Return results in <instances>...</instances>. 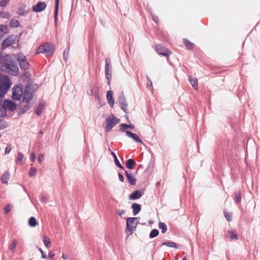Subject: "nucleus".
<instances>
[{"label": "nucleus", "mask_w": 260, "mask_h": 260, "mask_svg": "<svg viewBox=\"0 0 260 260\" xmlns=\"http://www.w3.org/2000/svg\"><path fill=\"white\" fill-rule=\"evenodd\" d=\"M0 70L12 75L16 76L19 74L17 63L8 54H0Z\"/></svg>", "instance_id": "1"}, {"label": "nucleus", "mask_w": 260, "mask_h": 260, "mask_svg": "<svg viewBox=\"0 0 260 260\" xmlns=\"http://www.w3.org/2000/svg\"><path fill=\"white\" fill-rule=\"evenodd\" d=\"M138 217H128L126 219V226L125 232L127 235H131L136 229L138 225Z\"/></svg>", "instance_id": "2"}, {"label": "nucleus", "mask_w": 260, "mask_h": 260, "mask_svg": "<svg viewBox=\"0 0 260 260\" xmlns=\"http://www.w3.org/2000/svg\"><path fill=\"white\" fill-rule=\"evenodd\" d=\"M120 121V119L115 117L113 115L109 117L106 120V126H105V132L107 133L110 132L114 126L119 123Z\"/></svg>", "instance_id": "3"}, {"label": "nucleus", "mask_w": 260, "mask_h": 260, "mask_svg": "<svg viewBox=\"0 0 260 260\" xmlns=\"http://www.w3.org/2000/svg\"><path fill=\"white\" fill-rule=\"evenodd\" d=\"M12 90L13 99L16 101L20 100L23 93V86L22 84L15 86L13 87Z\"/></svg>", "instance_id": "4"}, {"label": "nucleus", "mask_w": 260, "mask_h": 260, "mask_svg": "<svg viewBox=\"0 0 260 260\" xmlns=\"http://www.w3.org/2000/svg\"><path fill=\"white\" fill-rule=\"evenodd\" d=\"M19 41V38L17 36L10 35L2 43V47L6 49L8 47L17 43Z\"/></svg>", "instance_id": "5"}, {"label": "nucleus", "mask_w": 260, "mask_h": 260, "mask_svg": "<svg viewBox=\"0 0 260 260\" xmlns=\"http://www.w3.org/2000/svg\"><path fill=\"white\" fill-rule=\"evenodd\" d=\"M155 51L160 55L169 57L172 52L161 45H158L155 47Z\"/></svg>", "instance_id": "6"}, {"label": "nucleus", "mask_w": 260, "mask_h": 260, "mask_svg": "<svg viewBox=\"0 0 260 260\" xmlns=\"http://www.w3.org/2000/svg\"><path fill=\"white\" fill-rule=\"evenodd\" d=\"M119 102L120 108L122 110H123L125 113H128V109H127V103L126 101V98L123 92L121 93L119 98Z\"/></svg>", "instance_id": "7"}, {"label": "nucleus", "mask_w": 260, "mask_h": 260, "mask_svg": "<svg viewBox=\"0 0 260 260\" xmlns=\"http://www.w3.org/2000/svg\"><path fill=\"white\" fill-rule=\"evenodd\" d=\"M2 107L5 110L14 111L16 109V104L10 100H5L2 104Z\"/></svg>", "instance_id": "8"}, {"label": "nucleus", "mask_w": 260, "mask_h": 260, "mask_svg": "<svg viewBox=\"0 0 260 260\" xmlns=\"http://www.w3.org/2000/svg\"><path fill=\"white\" fill-rule=\"evenodd\" d=\"M29 87L27 85L25 86L24 91L23 92V99L22 101H23V103H28L30 102L32 100V94L31 92L29 91Z\"/></svg>", "instance_id": "9"}, {"label": "nucleus", "mask_w": 260, "mask_h": 260, "mask_svg": "<svg viewBox=\"0 0 260 260\" xmlns=\"http://www.w3.org/2000/svg\"><path fill=\"white\" fill-rule=\"evenodd\" d=\"M105 74L106 79H109L112 76V67L111 66V60L107 58L105 60Z\"/></svg>", "instance_id": "10"}, {"label": "nucleus", "mask_w": 260, "mask_h": 260, "mask_svg": "<svg viewBox=\"0 0 260 260\" xmlns=\"http://www.w3.org/2000/svg\"><path fill=\"white\" fill-rule=\"evenodd\" d=\"M31 107L32 104L30 102L23 103V101H22L19 108L18 113L22 114L28 111Z\"/></svg>", "instance_id": "11"}, {"label": "nucleus", "mask_w": 260, "mask_h": 260, "mask_svg": "<svg viewBox=\"0 0 260 260\" xmlns=\"http://www.w3.org/2000/svg\"><path fill=\"white\" fill-rule=\"evenodd\" d=\"M47 7L45 2H39L36 5L33 6L32 11L36 12H41L44 10Z\"/></svg>", "instance_id": "12"}, {"label": "nucleus", "mask_w": 260, "mask_h": 260, "mask_svg": "<svg viewBox=\"0 0 260 260\" xmlns=\"http://www.w3.org/2000/svg\"><path fill=\"white\" fill-rule=\"evenodd\" d=\"M125 134L127 137L129 138L133 139L136 142L142 144L143 142L140 139L139 136L136 135V134H134L130 131H126Z\"/></svg>", "instance_id": "13"}, {"label": "nucleus", "mask_w": 260, "mask_h": 260, "mask_svg": "<svg viewBox=\"0 0 260 260\" xmlns=\"http://www.w3.org/2000/svg\"><path fill=\"white\" fill-rule=\"evenodd\" d=\"M45 53L47 56H51L54 52V47L52 44L46 43L45 44Z\"/></svg>", "instance_id": "14"}, {"label": "nucleus", "mask_w": 260, "mask_h": 260, "mask_svg": "<svg viewBox=\"0 0 260 260\" xmlns=\"http://www.w3.org/2000/svg\"><path fill=\"white\" fill-rule=\"evenodd\" d=\"M125 175L127 179L128 182L132 185H135L136 184L137 179L133 177L132 174L129 173L128 171H125Z\"/></svg>", "instance_id": "15"}, {"label": "nucleus", "mask_w": 260, "mask_h": 260, "mask_svg": "<svg viewBox=\"0 0 260 260\" xmlns=\"http://www.w3.org/2000/svg\"><path fill=\"white\" fill-rule=\"evenodd\" d=\"M143 196V193L139 190L134 191L129 196V200H135L140 199Z\"/></svg>", "instance_id": "16"}, {"label": "nucleus", "mask_w": 260, "mask_h": 260, "mask_svg": "<svg viewBox=\"0 0 260 260\" xmlns=\"http://www.w3.org/2000/svg\"><path fill=\"white\" fill-rule=\"evenodd\" d=\"M106 96L109 104L111 107H113L114 104V100L113 98V91L112 90H108L107 92Z\"/></svg>", "instance_id": "17"}, {"label": "nucleus", "mask_w": 260, "mask_h": 260, "mask_svg": "<svg viewBox=\"0 0 260 260\" xmlns=\"http://www.w3.org/2000/svg\"><path fill=\"white\" fill-rule=\"evenodd\" d=\"M133 213L134 216L137 215L141 209V206L137 203H133L132 205Z\"/></svg>", "instance_id": "18"}, {"label": "nucleus", "mask_w": 260, "mask_h": 260, "mask_svg": "<svg viewBox=\"0 0 260 260\" xmlns=\"http://www.w3.org/2000/svg\"><path fill=\"white\" fill-rule=\"evenodd\" d=\"M136 165V162L132 158H129L125 162V166L126 168L129 170L133 169Z\"/></svg>", "instance_id": "19"}, {"label": "nucleus", "mask_w": 260, "mask_h": 260, "mask_svg": "<svg viewBox=\"0 0 260 260\" xmlns=\"http://www.w3.org/2000/svg\"><path fill=\"white\" fill-rule=\"evenodd\" d=\"M10 174L8 171L5 172L1 177V180L4 184H7L10 178Z\"/></svg>", "instance_id": "20"}, {"label": "nucleus", "mask_w": 260, "mask_h": 260, "mask_svg": "<svg viewBox=\"0 0 260 260\" xmlns=\"http://www.w3.org/2000/svg\"><path fill=\"white\" fill-rule=\"evenodd\" d=\"M121 127L120 131L122 132H125V129L129 128L131 129H133L135 128V126L133 124H127L126 123H121L119 125Z\"/></svg>", "instance_id": "21"}, {"label": "nucleus", "mask_w": 260, "mask_h": 260, "mask_svg": "<svg viewBox=\"0 0 260 260\" xmlns=\"http://www.w3.org/2000/svg\"><path fill=\"white\" fill-rule=\"evenodd\" d=\"M111 155H112V156L114 158V162L115 163V165L118 168H120L121 169L124 170V167L120 163L119 161L118 160V159L117 158V157L116 154L114 152H113V151H111Z\"/></svg>", "instance_id": "22"}, {"label": "nucleus", "mask_w": 260, "mask_h": 260, "mask_svg": "<svg viewBox=\"0 0 260 260\" xmlns=\"http://www.w3.org/2000/svg\"><path fill=\"white\" fill-rule=\"evenodd\" d=\"M19 67L21 69L26 70L28 69L29 67V63L27 61V59L24 60L19 62Z\"/></svg>", "instance_id": "23"}, {"label": "nucleus", "mask_w": 260, "mask_h": 260, "mask_svg": "<svg viewBox=\"0 0 260 260\" xmlns=\"http://www.w3.org/2000/svg\"><path fill=\"white\" fill-rule=\"evenodd\" d=\"M59 0H55V10H54V21H57L58 12L59 10Z\"/></svg>", "instance_id": "24"}, {"label": "nucleus", "mask_w": 260, "mask_h": 260, "mask_svg": "<svg viewBox=\"0 0 260 260\" xmlns=\"http://www.w3.org/2000/svg\"><path fill=\"white\" fill-rule=\"evenodd\" d=\"M228 233L230 235L231 240H238V237L236 230L228 231Z\"/></svg>", "instance_id": "25"}, {"label": "nucleus", "mask_w": 260, "mask_h": 260, "mask_svg": "<svg viewBox=\"0 0 260 260\" xmlns=\"http://www.w3.org/2000/svg\"><path fill=\"white\" fill-rule=\"evenodd\" d=\"M183 43L185 47L189 50L192 49L194 46V44L187 39H184Z\"/></svg>", "instance_id": "26"}, {"label": "nucleus", "mask_w": 260, "mask_h": 260, "mask_svg": "<svg viewBox=\"0 0 260 260\" xmlns=\"http://www.w3.org/2000/svg\"><path fill=\"white\" fill-rule=\"evenodd\" d=\"M189 81L190 83L191 84L192 87L194 88L195 90H197L198 86V80L197 78H189Z\"/></svg>", "instance_id": "27"}, {"label": "nucleus", "mask_w": 260, "mask_h": 260, "mask_svg": "<svg viewBox=\"0 0 260 260\" xmlns=\"http://www.w3.org/2000/svg\"><path fill=\"white\" fill-rule=\"evenodd\" d=\"M37 224L36 219L34 217H31L28 220V225L31 227H35Z\"/></svg>", "instance_id": "28"}, {"label": "nucleus", "mask_w": 260, "mask_h": 260, "mask_svg": "<svg viewBox=\"0 0 260 260\" xmlns=\"http://www.w3.org/2000/svg\"><path fill=\"white\" fill-rule=\"evenodd\" d=\"M44 106V104L40 103L37 107V108L35 111V113L38 115L40 116L42 113V110Z\"/></svg>", "instance_id": "29"}, {"label": "nucleus", "mask_w": 260, "mask_h": 260, "mask_svg": "<svg viewBox=\"0 0 260 260\" xmlns=\"http://www.w3.org/2000/svg\"><path fill=\"white\" fill-rule=\"evenodd\" d=\"M235 202L237 203H240L241 201V195L240 191L235 192Z\"/></svg>", "instance_id": "30"}, {"label": "nucleus", "mask_w": 260, "mask_h": 260, "mask_svg": "<svg viewBox=\"0 0 260 260\" xmlns=\"http://www.w3.org/2000/svg\"><path fill=\"white\" fill-rule=\"evenodd\" d=\"M162 245H166V246H167L170 247H173V248H177V244L175 243L170 241H168L163 242Z\"/></svg>", "instance_id": "31"}, {"label": "nucleus", "mask_w": 260, "mask_h": 260, "mask_svg": "<svg viewBox=\"0 0 260 260\" xmlns=\"http://www.w3.org/2000/svg\"><path fill=\"white\" fill-rule=\"evenodd\" d=\"M158 227L161 230L162 233H165L166 232V231L167 230V225L165 223L159 222V223L158 224Z\"/></svg>", "instance_id": "32"}, {"label": "nucleus", "mask_w": 260, "mask_h": 260, "mask_svg": "<svg viewBox=\"0 0 260 260\" xmlns=\"http://www.w3.org/2000/svg\"><path fill=\"white\" fill-rule=\"evenodd\" d=\"M158 234H159V231L158 230H157L156 229H153L150 232V233L149 234V237L150 238H155L158 236Z\"/></svg>", "instance_id": "33"}, {"label": "nucleus", "mask_w": 260, "mask_h": 260, "mask_svg": "<svg viewBox=\"0 0 260 260\" xmlns=\"http://www.w3.org/2000/svg\"><path fill=\"white\" fill-rule=\"evenodd\" d=\"M45 44L40 46L36 50V54L45 53Z\"/></svg>", "instance_id": "34"}, {"label": "nucleus", "mask_w": 260, "mask_h": 260, "mask_svg": "<svg viewBox=\"0 0 260 260\" xmlns=\"http://www.w3.org/2000/svg\"><path fill=\"white\" fill-rule=\"evenodd\" d=\"M26 59L25 56H24L22 53H19L17 55V60L18 63L21 61L25 60Z\"/></svg>", "instance_id": "35"}, {"label": "nucleus", "mask_w": 260, "mask_h": 260, "mask_svg": "<svg viewBox=\"0 0 260 260\" xmlns=\"http://www.w3.org/2000/svg\"><path fill=\"white\" fill-rule=\"evenodd\" d=\"M20 25L19 22L16 20H12L10 23V27H17Z\"/></svg>", "instance_id": "36"}, {"label": "nucleus", "mask_w": 260, "mask_h": 260, "mask_svg": "<svg viewBox=\"0 0 260 260\" xmlns=\"http://www.w3.org/2000/svg\"><path fill=\"white\" fill-rule=\"evenodd\" d=\"M43 242L47 247H49L51 246L50 239L48 237H44Z\"/></svg>", "instance_id": "37"}, {"label": "nucleus", "mask_w": 260, "mask_h": 260, "mask_svg": "<svg viewBox=\"0 0 260 260\" xmlns=\"http://www.w3.org/2000/svg\"><path fill=\"white\" fill-rule=\"evenodd\" d=\"M37 169L32 167H31L29 172V176L30 177H33L36 175L37 173Z\"/></svg>", "instance_id": "38"}, {"label": "nucleus", "mask_w": 260, "mask_h": 260, "mask_svg": "<svg viewBox=\"0 0 260 260\" xmlns=\"http://www.w3.org/2000/svg\"><path fill=\"white\" fill-rule=\"evenodd\" d=\"M17 244V240L13 239V242H12V244L9 246V249L11 251L14 250L16 248Z\"/></svg>", "instance_id": "39"}, {"label": "nucleus", "mask_w": 260, "mask_h": 260, "mask_svg": "<svg viewBox=\"0 0 260 260\" xmlns=\"http://www.w3.org/2000/svg\"><path fill=\"white\" fill-rule=\"evenodd\" d=\"M224 215L227 221H231L232 218V214L231 213H229L227 212H224Z\"/></svg>", "instance_id": "40"}, {"label": "nucleus", "mask_w": 260, "mask_h": 260, "mask_svg": "<svg viewBox=\"0 0 260 260\" xmlns=\"http://www.w3.org/2000/svg\"><path fill=\"white\" fill-rule=\"evenodd\" d=\"M10 15L8 12H0V17L3 18H9Z\"/></svg>", "instance_id": "41"}, {"label": "nucleus", "mask_w": 260, "mask_h": 260, "mask_svg": "<svg viewBox=\"0 0 260 260\" xmlns=\"http://www.w3.org/2000/svg\"><path fill=\"white\" fill-rule=\"evenodd\" d=\"M23 157L24 155L21 152H18L17 154V160L18 162H16V163L18 164H21L20 161L22 160Z\"/></svg>", "instance_id": "42"}, {"label": "nucleus", "mask_w": 260, "mask_h": 260, "mask_svg": "<svg viewBox=\"0 0 260 260\" xmlns=\"http://www.w3.org/2000/svg\"><path fill=\"white\" fill-rule=\"evenodd\" d=\"M12 206L10 204H8L7 206H6L4 208V212L6 214L9 213V212L11 210Z\"/></svg>", "instance_id": "43"}, {"label": "nucleus", "mask_w": 260, "mask_h": 260, "mask_svg": "<svg viewBox=\"0 0 260 260\" xmlns=\"http://www.w3.org/2000/svg\"><path fill=\"white\" fill-rule=\"evenodd\" d=\"M12 150V146L10 144H8L5 149V153L6 154H9Z\"/></svg>", "instance_id": "44"}, {"label": "nucleus", "mask_w": 260, "mask_h": 260, "mask_svg": "<svg viewBox=\"0 0 260 260\" xmlns=\"http://www.w3.org/2000/svg\"><path fill=\"white\" fill-rule=\"evenodd\" d=\"M18 13L19 15L21 16H24L26 14V13L24 11V9L21 7L18 9Z\"/></svg>", "instance_id": "45"}, {"label": "nucleus", "mask_w": 260, "mask_h": 260, "mask_svg": "<svg viewBox=\"0 0 260 260\" xmlns=\"http://www.w3.org/2000/svg\"><path fill=\"white\" fill-rule=\"evenodd\" d=\"M8 29V26L4 24H0V32H4Z\"/></svg>", "instance_id": "46"}, {"label": "nucleus", "mask_w": 260, "mask_h": 260, "mask_svg": "<svg viewBox=\"0 0 260 260\" xmlns=\"http://www.w3.org/2000/svg\"><path fill=\"white\" fill-rule=\"evenodd\" d=\"M69 51V47H68V48L67 49H66L64 50V52H63V58L65 60H66L68 58Z\"/></svg>", "instance_id": "47"}, {"label": "nucleus", "mask_w": 260, "mask_h": 260, "mask_svg": "<svg viewBox=\"0 0 260 260\" xmlns=\"http://www.w3.org/2000/svg\"><path fill=\"white\" fill-rule=\"evenodd\" d=\"M7 124L3 120H0V129L6 127Z\"/></svg>", "instance_id": "48"}, {"label": "nucleus", "mask_w": 260, "mask_h": 260, "mask_svg": "<svg viewBox=\"0 0 260 260\" xmlns=\"http://www.w3.org/2000/svg\"><path fill=\"white\" fill-rule=\"evenodd\" d=\"M147 87H150L152 85V82L148 76H147Z\"/></svg>", "instance_id": "49"}, {"label": "nucleus", "mask_w": 260, "mask_h": 260, "mask_svg": "<svg viewBox=\"0 0 260 260\" xmlns=\"http://www.w3.org/2000/svg\"><path fill=\"white\" fill-rule=\"evenodd\" d=\"M36 159V155L35 153L32 152L30 156V160L32 162H34Z\"/></svg>", "instance_id": "50"}, {"label": "nucleus", "mask_w": 260, "mask_h": 260, "mask_svg": "<svg viewBox=\"0 0 260 260\" xmlns=\"http://www.w3.org/2000/svg\"><path fill=\"white\" fill-rule=\"evenodd\" d=\"M7 4H8V1H7L6 0H2L0 2V5L2 7H5L7 5Z\"/></svg>", "instance_id": "51"}, {"label": "nucleus", "mask_w": 260, "mask_h": 260, "mask_svg": "<svg viewBox=\"0 0 260 260\" xmlns=\"http://www.w3.org/2000/svg\"><path fill=\"white\" fill-rule=\"evenodd\" d=\"M48 199V198L47 196H44L41 198V201L43 203H46L47 202Z\"/></svg>", "instance_id": "52"}, {"label": "nucleus", "mask_w": 260, "mask_h": 260, "mask_svg": "<svg viewBox=\"0 0 260 260\" xmlns=\"http://www.w3.org/2000/svg\"><path fill=\"white\" fill-rule=\"evenodd\" d=\"M44 155L42 153H40L38 156V161L41 163L42 161V159L43 158Z\"/></svg>", "instance_id": "53"}, {"label": "nucleus", "mask_w": 260, "mask_h": 260, "mask_svg": "<svg viewBox=\"0 0 260 260\" xmlns=\"http://www.w3.org/2000/svg\"><path fill=\"white\" fill-rule=\"evenodd\" d=\"M118 178L121 182L124 181V177L123 175L121 174L120 173H118Z\"/></svg>", "instance_id": "54"}, {"label": "nucleus", "mask_w": 260, "mask_h": 260, "mask_svg": "<svg viewBox=\"0 0 260 260\" xmlns=\"http://www.w3.org/2000/svg\"><path fill=\"white\" fill-rule=\"evenodd\" d=\"M55 255V254L52 251H50L49 253L48 256L49 258H52Z\"/></svg>", "instance_id": "55"}, {"label": "nucleus", "mask_w": 260, "mask_h": 260, "mask_svg": "<svg viewBox=\"0 0 260 260\" xmlns=\"http://www.w3.org/2000/svg\"><path fill=\"white\" fill-rule=\"evenodd\" d=\"M61 257L64 259H67V258H69V255L68 254H66V253H62V256H61Z\"/></svg>", "instance_id": "56"}, {"label": "nucleus", "mask_w": 260, "mask_h": 260, "mask_svg": "<svg viewBox=\"0 0 260 260\" xmlns=\"http://www.w3.org/2000/svg\"><path fill=\"white\" fill-rule=\"evenodd\" d=\"M125 212L124 210H121L118 212V214L121 217H122V215L125 213Z\"/></svg>", "instance_id": "57"}, {"label": "nucleus", "mask_w": 260, "mask_h": 260, "mask_svg": "<svg viewBox=\"0 0 260 260\" xmlns=\"http://www.w3.org/2000/svg\"><path fill=\"white\" fill-rule=\"evenodd\" d=\"M6 114V112L4 110H0V116H4Z\"/></svg>", "instance_id": "58"}, {"label": "nucleus", "mask_w": 260, "mask_h": 260, "mask_svg": "<svg viewBox=\"0 0 260 260\" xmlns=\"http://www.w3.org/2000/svg\"><path fill=\"white\" fill-rule=\"evenodd\" d=\"M41 254H42V257L43 258H46L47 257V255L45 252H43V250H41Z\"/></svg>", "instance_id": "59"}, {"label": "nucleus", "mask_w": 260, "mask_h": 260, "mask_svg": "<svg viewBox=\"0 0 260 260\" xmlns=\"http://www.w3.org/2000/svg\"><path fill=\"white\" fill-rule=\"evenodd\" d=\"M153 20L156 22L157 23L158 21V18L157 16H155L153 17Z\"/></svg>", "instance_id": "60"}, {"label": "nucleus", "mask_w": 260, "mask_h": 260, "mask_svg": "<svg viewBox=\"0 0 260 260\" xmlns=\"http://www.w3.org/2000/svg\"><path fill=\"white\" fill-rule=\"evenodd\" d=\"M112 78V76H110V77L109 78V79H107V83L109 85H110V82H111V79Z\"/></svg>", "instance_id": "61"}, {"label": "nucleus", "mask_w": 260, "mask_h": 260, "mask_svg": "<svg viewBox=\"0 0 260 260\" xmlns=\"http://www.w3.org/2000/svg\"><path fill=\"white\" fill-rule=\"evenodd\" d=\"M43 134V132L42 131V130H40V132H39V135L40 136H42Z\"/></svg>", "instance_id": "62"}, {"label": "nucleus", "mask_w": 260, "mask_h": 260, "mask_svg": "<svg viewBox=\"0 0 260 260\" xmlns=\"http://www.w3.org/2000/svg\"><path fill=\"white\" fill-rule=\"evenodd\" d=\"M125 118H126L127 119H128V118L127 115H125Z\"/></svg>", "instance_id": "63"}, {"label": "nucleus", "mask_w": 260, "mask_h": 260, "mask_svg": "<svg viewBox=\"0 0 260 260\" xmlns=\"http://www.w3.org/2000/svg\"><path fill=\"white\" fill-rule=\"evenodd\" d=\"M182 260H186V257H183Z\"/></svg>", "instance_id": "64"}]
</instances>
